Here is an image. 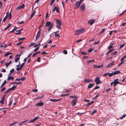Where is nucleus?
Instances as JSON below:
<instances>
[{
    "mask_svg": "<svg viewBox=\"0 0 126 126\" xmlns=\"http://www.w3.org/2000/svg\"><path fill=\"white\" fill-rule=\"evenodd\" d=\"M56 21L57 22L58 25H56V27L59 29H61V26L62 25V23L61 22V21L59 19L56 20Z\"/></svg>",
    "mask_w": 126,
    "mask_h": 126,
    "instance_id": "nucleus-1",
    "label": "nucleus"
},
{
    "mask_svg": "<svg viewBox=\"0 0 126 126\" xmlns=\"http://www.w3.org/2000/svg\"><path fill=\"white\" fill-rule=\"evenodd\" d=\"M81 3L80 1H77L76 2L75 4V9H77L79 8Z\"/></svg>",
    "mask_w": 126,
    "mask_h": 126,
    "instance_id": "nucleus-2",
    "label": "nucleus"
},
{
    "mask_svg": "<svg viewBox=\"0 0 126 126\" xmlns=\"http://www.w3.org/2000/svg\"><path fill=\"white\" fill-rule=\"evenodd\" d=\"M100 78L99 77H96L94 81L96 83V84L98 85L100 83H101V82H100Z\"/></svg>",
    "mask_w": 126,
    "mask_h": 126,
    "instance_id": "nucleus-3",
    "label": "nucleus"
},
{
    "mask_svg": "<svg viewBox=\"0 0 126 126\" xmlns=\"http://www.w3.org/2000/svg\"><path fill=\"white\" fill-rule=\"evenodd\" d=\"M59 7L58 6H54L52 11L53 12H54L56 10L57 12L59 13Z\"/></svg>",
    "mask_w": 126,
    "mask_h": 126,
    "instance_id": "nucleus-4",
    "label": "nucleus"
},
{
    "mask_svg": "<svg viewBox=\"0 0 126 126\" xmlns=\"http://www.w3.org/2000/svg\"><path fill=\"white\" fill-rule=\"evenodd\" d=\"M77 101V99H75L72 100L71 102L72 106H74L76 105Z\"/></svg>",
    "mask_w": 126,
    "mask_h": 126,
    "instance_id": "nucleus-5",
    "label": "nucleus"
},
{
    "mask_svg": "<svg viewBox=\"0 0 126 126\" xmlns=\"http://www.w3.org/2000/svg\"><path fill=\"white\" fill-rule=\"evenodd\" d=\"M119 79H114L113 82L114 83V86L115 87L116 86L117 84H118L120 83V82L118 81Z\"/></svg>",
    "mask_w": 126,
    "mask_h": 126,
    "instance_id": "nucleus-6",
    "label": "nucleus"
},
{
    "mask_svg": "<svg viewBox=\"0 0 126 126\" xmlns=\"http://www.w3.org/2000/svg\"><path fill=\"white\" fill-rule=\"evenodd\" d=\"M39 118V116H37L35 117L32 120H31L29 122H28L29 123H33L36 120Z\"/></svg>",
    "mask_w": 126,
    "mask_h": 126,
    "instance_id": "nucleus-7",
    "label": "nucleus"
},
{
    "mask_svg": "<svg viewBox=\"0 0 126 126\" xmlns=\"http://www.w3.org/2000/svg\"><path fill=\"white\" fill-rule=\"evenodd\" d=\"M115 64V62L114 61L113 62L110 64H108L106 66L107 68H109L114 65Z\"/></svg>",
    "mask_w": 126,
    "mask_h": 126,
    "instance_id": "nucleus-8",
    "label": "nucleus"
},
{
    "mask_svg": "<svg viewBox=\"0 0 126 126\" xmlns=\"http://www.w3.org/2000/svg\"><path fill=\"white\" fill-rule=\"evenodd\" d=\"M95 19H90L88 21V23L92 25L95 22Z\"/></svg>",
    "mask_w": 126,
    "mask_h": 126,
    "instance_id": "nucleus-9",
    "label": "nucleus"
},
{
    "mask_svg": "<svg viewBox=\"0 0 126 126\" xmlns=\"http://www.w3.org/2000/svg\"><path fill=\"white\" fill-rule=\"evenodd\" d=\"M24 4H23L21 6L17 7V10H18L21 9L23 8H24Z\"/></svg>",
    "mask_w": 126,
    "mask_h": 126,
    "instance_id": "nucleus-10",
    "label": "nucleus"
},
{
    "mask_svg": "<svg viewBox=\"0 0 126 126\" xmlns=\"http://www.w3.org/2000/svg\"><path fill=\"white\" fill-rule=\"evenodd\" d=\"M5 95L4 94L2 97L1 100L0 101V103L2 104L4 103V101L5 99Z\"/></svg>",
    "mask_w": 126,
    "mask_h": 126,
    "instance_id": "nucleus-11",
    "label": "nucleus"
},
{
    "mask_svg": "<svg viewBox=\"0 0 126 126\" xmlns=\"http://www.w3.org/2000/svg\"><path fill=\"white\" fill-rule=\"evenodd\" d=\"M44 105L43 102H39L36 104V106L37 107L40 106H43Z\"/></svg>",
    "mask_w": 126,
    "mask_h": 126,
    "instance_id": "nucleus-12",
    "label": "nucleus"
},
{
    "mask_svg": "<svg viewBox=\"0 0 126 126\" xmlns=\"http://www.w3.org/2000/svg\"><path fill=\"white\" fill-rule=\"evenodd\" d=\"M93 79H84V82H92V81H93Z\"/></svg>",
    "mask_w": 126,
    "mask_h": 126,
    "instance_id": "nucleus-13",
    "label": "nucleus"
},
{
    "mask_svg": "<svg viewBox=\"0 0 126 126\" xmlns=\"http://www.w3.org/2000/svg\"><path fill=\"white\" fill-rule=\"evenodd\" d=\"M61 100V99H50L49 100L52 102H57L58 101H59L60 100Z\"/></svg>",
    "mask_w": 126,
    "mask_h": 126,
    "instance_id": "nucleus-14",
    "label": "nucleus"
},
{
    "mask_svg": "<svg viewBox=\"0 0 126 126\" xmlns=\"http://www.w3.org/2000/svg\"><path fill=\"white\" fill-rule=\"evenodd\" d=\"M51 24V22L47 21L46 22V26H50Z\"/></svg>",
    "mask_w": 126,
    "mask_h": 126,
    "instance_id": "nucleus-15",
    "label": "nucleus"
},
{
    "mask_svg": "<svg viewBox=\"0 0 126 126\" xmlns=\"http://www.w3.org/2000/svg\"><path fill=\"white\" fill-rule=\"evenodd\" d=\"M113 73L114 75H115L116 74L121 73V72L119 70H117L116 71H115L113 72Z\"/></svg>",
    "mask_w": 126,
    "mask_h": 126,
    "instance_id": "nucleus-16",
    "label": "nucleus"
},
{
    "mask_svg": "<svg viewBox=\"0 0 126 126\" xmlns=\"http://www.w3.org/2000/svg\"><path fill=\"white\" fill-rule=\"evenodd\" d=\"M80 8L81 10L84 11L85 9V4H83L81 6Z\"/></svg>",
    "mask_w": 126,
    "mask_h": 126,
    "instance_id": "nucleus-17",
    "label": "nucleus"
},
{
    "mask_svg": "<svg viewBox=\"0 0 126 126\" xmlns=\"http://www.w3.org/2000/svg\"><path fill=\"white\" fill-rule=\"evenodd\" d=\"M41 33V30H39V31L37 33L36 35V37H39Z\"/></svg>",
    "mask_w": 126,
    "mask_h": 126,
    "instance_id": "nucleus-18",
    "label": "nucleus"
},
{
    "mask_svg": "<svg viewBox=\"0 0 126 126\" xmlns=\"http://www.w3.org/2000/svg\"><path fill=\"white\" fill-rule=\"evenodd\" d=\"M22 84V82H21L20 81L19 82H12L11 83V84Z\"/></svg>",
    "mask_w": 126,
    "mask_h": 126,
    "instance_id": "nucleus-19",
    "label": "nucleus"
},
{
    "mask_svg": "<svg viewBox=\"0 0 126 126\" xmlns=\"http://www.w3.org/2000/svg\"><path fill=\"white\" fill-rule=\"evenodd\" d=\"M80 32L79 31V30H77L75 31V34L76 35H79L80 34Z\"/></svg>",
    "mask_w": 126,
    "mask_h": 126,
    "instance_id": "nucleus-20",
    "label": "nucleus"
},
{
    "mask_svg": "<svg viewBox=\"0 0 126 126\" xmlns=\"http://www.w3.org/2000/svg\"><path fill=\"white\" fill-rule=\"evenodd\" d=\"M94 85V83H90L88 85V88L90 89Z\"/></svg>",
    "mask_w": 126,
    "mask_h": 126,
    "instance_id": "nucleus-21",
    "label": "nucleus"
},
{
    "mask_svg": "<svg viewBox=\"0 0 126 126\" xmlns=\"http://www.w3.org/2000/svg\"><path fill=\"white\" fill-rule=\"evenodd\" d=\"M10 79H11V80L13 81L14 79V78L13 77L10 76L7 79V80H9Z\"/></svg>",
    "mask_w": 126,
    "mask_h": 126,
    "instance_id": "nucleus-22",
    "label": "nucleus"
},
{
    "mask_svg": "<svg viewBox=\"0 0 126 126\" xmlns=\"http://www.w3.org/2000/svg\"><path fill=\"white\" fill-rule=\"evenodd\" d=\"M114 45V44L113 43H111L110 44V45L109 46L108 49H110L112 48L113 47V46Z\"/></svg>",
    "mask_w": 126,
    "mask_h": 126,
    "instance_id": "nucleus-23",
    "label": "nucleus"
},
{
    "mask_svg": "<svg viewBox=\"0 0 126 126\" xmlns=\"http://www.w3.org/2000/svg\"><path fill=\"white\" fill-rule=\"evenodd\" d=\"M17 87L16 86H15V85L13 86L12 87L10 88V91H13Z\"/></svg>",
    "mask_w": 126,
    "mask_h": 126,
    "instance_id": "nucleus-24",
    "label": "nucleus"
},
{
    "mask_svg": "<svg viewBox=\"0 0 126 126\" xmlns=\"http://www.w3.org/2000/svg\"><path fill=\"white\" fill-rule=\"evenodd\" d=\"M36 12V11L35 10L34 12L32 13V14L31 15V16L30 18V19H31L33 17V16L35 14V13Z\"/></svg>",
    "mask_w": 126,
    "mask_h": 126,
    "instance_id": "nucleus-25",
    "label": "nucleus"
},
{
    "mask_svg": "<svg viewBox=\"0 0 126 126\" xmlns=\"http://www.w3.org/2000/svg\"><path fill=\"white\" fill-rule=\"evenodd\" d=\"M12 62L11 61H10L9 63H6L5 65L6 67H7Z\"/></svg>",
    "mask_w": 126,
    "mask_h": 126,
    "instance_id": "nucleus-26",
    "label": "nucleus"
},
{
    "mask_svg": "<svg viewBox=\"0 0 126 126\" xmlns=\"http://www.w3.org/2000/svg\"><path fill=\"white\" fill-rule=\"evenodd\" d=\"M79 31L80 32V33L84 32L85 31V29L84 28H83V29H79Z\"/></svg>",
    "mask_w": 126,
    "mask_h": 126,
    "instance_id": "nucleus-27",
    "label": "nucleus"
},
{
    "mask_svg": "<svg viewBox=\"0 0 126 126\" xmlns=\"http://www.w3.org/2000/svg\"><path fill=\"white\" fill-rule=\"evenodd\" d=\"M6 80H5L3 83L0 86V88L2 87V86H3L4 85V84L6 83Z\"/></svg>",
    "mask_w": 126,
    "mask_h": 126,
    "instance_id": "nucleus-28",
    "label": "nucleus"
},
{
    "mask_svg": "<svg viewBox=\"0 0 126 126\" xmlns=\"http://www.w3.org/2000/svg\"><path fill=\"white\" fill-rule=\"evenodd\" d=\"M55 37L57 38H59L60 37V35L58 33H55Z\"/></svg>",
    "mask_w": 126,
    "mask_h": 126,
    "instance_id": "nucleus-29",
    "label": "nucleus"
},
{
    "mask_svg": "<svg viewBox=\"0 0 126 126\" xmlns=\"http://www.w3.org/2000/svg\"><path fill=\"white\" fill-rule=\"evenodd\" d=\"M16 28L15 27L11 31H10L9 32H10L11 33H12L14 31H16Z\"/></svg>",
    "mask_w": 126,
    "mask_h": 126,
    "instance_id": "nucleus-30",
    "label": "nucleus"
},
{
    "mask_svg": "<svg viewBox=\"0 0 126 126\" xmlns=\"http://www.w3.org/2000/svg\"><path fill=\"white\" fill-rule=\"evenodd\" d=\"M55 1V0H51V2L50 3V5L51 6L53 4V3Z\"/></svg>",
    "mask_w": 126,
    "mask_h": 126,
    "instance_id": "nucleus-31",
    "label": "nucleus"
},
{
    "mask_svg": "<svg viewBox=\"0 0 126 126\" xmlns=\"http://www.w3.org/2000/svg\"><path fill=\"white\" fill-rule=\"evenodd\" d=\"M14 71L15 69H11L10 71V73L9 75H10L12 73H14Z\"/></svg>",
    "mask_w": 126,
    "mask_h": 126,
    "instance_id": "nucleus-32",
    "label": "nucleus"
},
{
    "mask_svg": "<svg viewBox=\"0 0 126 126\" xmlns=\"http://www.w3.org/2000/svg\"><path fill=\"white\" fill-rule=\"evenodd\" d=\"M20 59V58L19 57L15 59V61L16 63H17L18 61Z\"/></svg>",
    "mask_w": 126,
    "mask_h": 126,
    "instance_id": "nucleus-33",
    "label": "nucleus"
},
{
    "mask_svg": "<svg viewBox=\"0 0 126 126\" xmlns=\"http://www.w3.org/2000/svg\"><path fill=\"white\" fill-rule=\"evenodd\" d=\"M93 50V49L92 48H90L88 50V52L89 53H91L92 51Z\"/></svg>",
    "mask_w": 126,
    "mask_h": 126,
    "instance_id": "nucleus-34",
    "label": "nucleus"
},
{
    "mask_svg": "<svg viewBox=\"0 0 126 126\" xmlns=\"http://www.w3.org/2000/svg\"><path fill=\"white\" fill-rule=\"evenodd\" d=\"M114 49H111L110 50L108 51L107 53L106 54V55H107L109 53L112 51Z\"/></svg>",
    "mask_w": 126,
    "mask_h": 126,
    "instance_id": "nucleus-35",
    "label": "nucleus"
},
{
    "mask_svg": "<svg viewBox=\"0 0 126 126\" xmlns=\"http://www.w3.org/2000/svg\"><path fill=\"white\" fill-rule=\"evenodd\" d=\"M105 31V29L104 28L103 29H102L101 31V32H100L99 33V34H101V33H102L103 32H104Z\"/></svg>",
    "mask_w": 126,
    "mask_h": 126,
    "instance_id": "nucleus-36",
    "label": "nucleus"
},
{
    "mask_svg": "<svg viewBox=\"0 0 126 126\" xmlns=\"http://www.w3.org/2000/svg\"><path fill=\"white\" fill-rule=\"evenodd\" d=\"M94 62V59H93V60H90L89 61H87V63H90L91 62Z\"/></svg>",
    "mask_w": 126,
    "mask_h": 126,
    "instance_id": "nucleus-37",
    "label": "nucleus"
},
{
    "mask_svg": "<svg viewBox=\"0 0 126 126\" xmlns=\"http://www.w3.org/2000/svg\"><path fill=\"white\" fill-rule=\"evenodd\" d=\"M108 74L109 76L110 77H111L113 75H114L113 72L111 73H109Z\"/></svg>",
    "mask_w": 126,
    "mask_h": 126,
    "instance_id": "nucleus-38",
    "label": "nucleus"
},
{
    "mask_svg": "<svg viewBox=\"0 0 126 126\" xmlns=\"http://www.w3.org/2000/svg\"><path fill=\"white\" fill-rule=\"evenodd\" d=\"M69 95V94H61L60 95V96L61 97H63V96H66L68 95Z\"/></svg>",
    "mask_w": 126,
    "mask_h": 126,
    "instance_id": "nucleus-39",
    "label": "nucleus"
},
{
    "mask_svg": "<svg viewBox=\"0 0 126 126\" xmlns=\"http://www.w3.org/2000/svg\"><path fill=\"white\" fill-rule=\"evenodd\" d=\"M44 23V21L43 20L42 22V24H41V25H40V26L39 27H38V29H39V30H41V27L43 25V24Z\"/></svg>",
    "mask_w": 126,
    "mask_h": 126,
    "instance_id": "nucleus-40",
    "label": "nucleus"
},
{
    "mask_svg": "<svg viewBox=\"0 0 126 126\" xmlns=\"http://www.w3.org/2000/svg\"><path fill=\"white\" fill-rule=\"evenodd\" d=\"M7 45H5V44H3L2 45H0V47H7Z\"/></svg>",
    "mask_w": 126,
    "mask_h": 126,
    "instance_id": "nucleus-41",
    "label": "nucleus"
},
{
    "mask_svg": "<svg viewBox=\"0 0 126 126\" xmlns=\"http://www.w3.org/2000/svg\"><path fill=\"white\" fill-rule=\"evenodd\" d=\"M97 110H94L93 112L91 113V114L93 115L97 112Z\"/></svg>",
    "mask_w": 126,
    "mask_h": 126,
    "instance_id": "nucleus-42",
    "label": "nucleus"
},
{
    "mask_svg": "<svg viewBox=\"0 0 126 126\" xmlns=\"http://www.w3.org/2000/svg\"><path fill=\"white\" fill-rule=\"evenodd\" d=\"M7 16H5L3 20V21L4 22H5L6 20L7 19Z\"/></svg>",
    "mask_w": 126,
    "mask_h": 126,
    "instance_id": "nucleus-43",
    "label": "nucleus"
},
{
    "mask_svg": "<svg viewBox=\"0 0 126 126\" xmlns=\"http://www.w3.org/2000/svg\"><path fill=\"white\" fill-rule=\"evenodd\" d=\"M11 11L10 13V14H9V19H11V16H12V15H11Z\"/></svg>",
    "mask_w": 126,
    "mask_h": 126,
    "instance_id": "nucleus-44",
    "label": "nucleus"
},
{
    "mask_svg": "<svg viewBox=\"0 0 126 126\" xmlns=\"http://www.w3.org/2000/svg\"><path fill=\"white\" fill-rule=\"evenodd\" d=\"M100 88V87L97 86H96L93 89V90H96L97 89H99Z\"/></svg>",
    "mask_w": 126,
    "mask_h": 126,
    "instance_id": "nucleus-45",
    "label": "nucleus"
},
{
    "mask_svg": "<svg viewBox=\"0 0 126 126\" xmlns=\"http://www.w3.org/2000/svg\"><path fill=\"white\" fill-rule=\"evenodd\" d=\"M126 114H124L122 116V117H120V119H122L124 118H125L126 117Z\"/></svg>",
    "mask_w": 126,
    "mask_h": 126,
    "instance_id": "nucleus-46",
    "label": "nucleus"
},
{
    "mask_svg": "<svg viewBox=\"0 0 126 126\" xmlns=\"http://www.w3.org/2000/svg\"><path fill=\"white\" fill-rule=\"evenodd\" d=\"M17 123V122H16L13 123H12V124H10L9 125V126H12L13 125H14L15 124H16Z\"/></svg>",
    "mask_w": 126,
    "mask_h": 126,
    "instance_id": "nucleus-47",
    "label": "nucleus"
},
{
    "mask_svg": "<svg viewBox=\"0 0 126 126\" xmlns=\"http://www.w3.org/2000/svg\"><path fill=\"white\" fill-rule=\"evenodd\" d=\"M63 53L65 54H67V51L66 50H64L63 52Z\"/></svg>",
    "mask_w": 126,
    "mask_h": 126,
    "instance_id": "nucleus-48",
    "label": "nucleus"
},
{
    "mask_svg": "<svg viewBox=\"0 0 126 126\" xmlns=\"http://www.w3.org/2000/svg\"><path fill=\"white\" fill-rule=\"evenodd\" d=\"M23 43L22 42H20L19 43H18L17 44V46H18L19 45H21Z\"/></svg>",
    "mask_w": 126,
    "mask_h": 126,
    "instance_id": "nucleus-49",
    "label": "nucleus"
},
{
    "mask_svg": "<svg viewBox=\"0 0 126 126\" xmlns=\"http://www.w3.org/2000/svg\"><path fill=\"white\" fill-rule=\"evenodd\" d=\"M39 47H38L37 48H35V49H34V51L35 52H36L37 51H38V49H39Z\"/></svg>",
    "mask_w": 126,
    "mask_h": 126,
    "instance_id": "nucleus-50",
    "label": "nucleus"
},
{
    "mask_svg": "<svg viewBox=\"0 0 126 126\" xmlns=\"http://www.w3.org/2000/svg\"><path fill=\"white\" fill-rule=\"evenodd\" d=\"M125 45V44H122L120 46V47L119 49H120L122 48L123 47H124V46Z\"/></svg>",
    "mask_w": 126,
    "mask_h": 126,
    "instance_id": "nucleus-51",
    "label": "nucleus"
},
{
    "mask_svg": "<svg viewBox=\"0 0 126 126\" xmlns=\"http://www.w3.org/2000/svg\"><path fill=\"white\" fill-rule=\"evenodd\" d=\"M99 96V94H97L96 95V96H95V97H94V98H93L92 99H95L96 98L98 97Z\"/></svg>",
    "mask_w": 126,
    "mask_h": 126,
    "instance_id": "nucleus-52",
    "label": "nucleus"
},
{
    "mask_svg": "<svg viewBox=\"0 0 126 126\" xmlns=\"http://www.w3.org/2000/svg\"><path fill=\"white\" fill-rule=\"evenodd\" d=\"M26 79V78L25 77H24L22 78H20V80L23 81L25 80Z\"/></svg>",
    "mask_w": 126,
    "mask_h": 126,
    "instance_id": "nucleus-53",
    "label": "nucleus"
},
{
    "mask_svg": "<svg viewBox=\"0 0 126 126\" xmlns=\"http://www.w3.org/2000/svg\"><path fill=\"white\" fill-rule=\"evenodd\" d=\"M21 31H20L18 32H16L15 33V34L16 35H18L21 34Z\"/></svg>",
    "mask_w": 126,
    "mask_h": 126,
    "instance_id": "nucleus-54",
    "label": "nucleus"
},
{
    "mask_svg": "<svg viewBox=\"0 0 126 126\" xmlns=\"http://www.w3.org/2000/svg\"><path fill=\"white\" fill-rule=\"evenodd\" d=\"M22 68H21L20 67L19 68H16V69L17 71H20L21 70Z\"/></svg>",
    "mask_w": 126,
    "mask_h": 126,
    "instance_id": "nucleus-55",
    "label": "nucleus"
},
{
    "mask_svg": "<svg viewBox=\"0 0 126 126\" xmlns=\"http://www.w3.org/2000/svg\"><path fill=\"white\" fill-rule=\"evenodd\" d=\"M37 61L38 62H40V57H38L37 59Z\"/></svg>",
    "mask_w": 126,
    "mask_h": 126,
    "instance_id": "nucleus-56",
    "label": "nucleus"
},
{
    "mask_svg": "<svg viewBox=\"0 0 126 126\" xmlns=\"http://www.w3.org/2000/svg\"><path fill=\"white\" fill-rule=\"evenodd\" d=\"M124 61H123V62H121L118 65V66H119L120 65L123 64L124 62Z\"/></svg>",
    "mask_w": 126,
    "mask_h": 126,
    "instance_id": "nucleus-57",
    "label": "nucleus"
},
{
    "mask_svg": "<svg viewBox=\"0 0 126 126\" xmlns=\"http://www.w3.org/2000/svg\"><path fill=\"white\" fill-rule=\"evenodd\" d=\"M18 22L19 24H22L24 23V22L23 21H18Z\"/></svg>",
    "mask_w": 126,
    "mask_h": 126,
    "instance_id": "nucleus-58",
    "label": "nucleus"
},
{
    "mask_svg": "<svg viewBox=\"0 0 126 126\" xmlns=\"http://www.w3.org/2000/svg\"><path fill=\"white\" fill-rule=\"evenodd\" d=\"M126 24V22L122 23L121 25V26H124Z\"/></svg>",
    "mask_w": 126,
    "mask_h": 126,
    "instance_id": "nucleus-59",
    "label": "nucleus"
},
{
    "mask_svg": "<svg viewBox=\"0 0 126 126\" xmlns=\"http://www.w3.org/2000/svg\"><path fill=\"white\" fill-rule=\"evenodd\" d=\"M81 54L83 55H87V53L86 52H81Z\"/></svg>",
    "mask_w": 126,
    "mask_h": 126,
    "instance_id": "nucleus-60",
    "label": "nucleus"
},
{
    "mask_svg": "<svg viewBox=\"0 0 126 126\" xmlns=\"http://www.w3.org/2000/svg\"><path fill=\"white\" fill-rule=\"evenodd\" d=\"M25 63V62H24V63H23L21 64V65L20 67L22 68L23 66Z\"/></svg>",
    "mask_w": 126,
    "mask_h": 126,
    "instance_id": "nucleus-61",
    "label": "nucleus"
},
{
    "mask_svg": "<svg viewBox=\"0 0 126 126\" xmlns=\"http://www.w3.org/2000/svg\"><path fill=\"white\" fill-rule=\"evenodd\" d=\"M89 58V57L88 56H85L83 57V59H87Z\"/></svg>",
    "mask_w": 126,
    "mask_h": 126,
    "instance_id": "nucleus-62",
    "label": "nucleus"
},
{
    "mask_svg": "<svg viewBox=\"0 0 126 126\" xmlns=\"http://www.w3.org/2000/svg\"><path fill=\"white\" fill-rule=\"evenodd\" d=\"M87 104V107H89V106L90 105H91L92 104H91V102H90L88 103Z\"/></svg>",
    "mask_w": 126,
    "mask_h": 126,
    "instance_id": "nucleus-63",
    "label": "nucleus"
},
{
    "mask_svg": "<svg viewBox=\"0 0 126 126\" xmlns=\"http://www.w3.org/2000/svg\"><path fill=\"white\" fill-rule=\"evenodd\" d=\"M100 42L99 41H98L97 42H95L94 43V45H97Z\"/></svg>",
    "mask_w": 126,
    "mask_h": 126,
    "instance_id": "nucleus-64",
    "label": "nucleus"
}]
</instances>
